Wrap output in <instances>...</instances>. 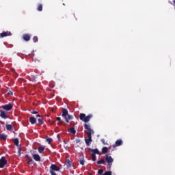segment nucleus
Here are the masks:
<instances>
[{"mask_svg": "<svg viewBox=\"0 0 175 175\" xmlns=\"http://www.w3.org/2000/svg\"><path fill=\"white\" fill-rule=\"evenodd\" d=\"M84 128L85 129H86V131H85V133H87V135H88V138L85 139V144H87V146H90L91 142H92V135H94V130H92L90 124H85Z\"/></svg>", "mask_w": 175, "mask_h": 175, "instance_id": "1", "label": "nucleus"}, {"mask_svg": "<svg viewBox=\"0 0 175 175\" xmlns=\"http://www.w3.org/2000/svg\"><path fill=\"white\" fill-rule=\"evenodd\" d=\"M92 118V114H89L87 116H85V113L79 114V119L81 120V121H83V122H88Z\"/></svg>", "mask_w": 175, "mask_h": 175, "instance_id": "2", "label": "nucleus"}, {"mask_svg": "<svg viewBox=\"0 0 175 175\" xmlns=\"http://www.w3.org/2000/svg\"><path fill=\"white\" fill-rule=\"evenodd\" d=\"M105 161L107 163L108 169H111V166L113 165V162H114V159L111 157V156L105 155Z\"/></svg>", "mask_w": 175, "mask_h": 175, "instance_id": "3", "label": "nucleus"}, {"mask_svg": "<svg viewBox=\"0 0 175 175\" xmlns=\"http://www.w3.org/2000/svg\"><path fill=\"white\" fill-rule=\"evenodd\" d=\"M5 165H8V160L5 157H2L0 159V167L1 169L5 167Z\"/></svg>", "mask_w": 175, "mask_h": 175, "instance_id": "4", "label": "nucleus"}, {"mask_svg": "<svg viewBox=\"0 0 175 175\" xmlns=\"http://www.w3.org/2000/svg\"><path fill=\"white\" fill-rule=\"evenodd\" d=\"M1 108L3 109V110H5L6 111H10V110H12V109H13V104H8V105H3L1 107Z\"/></svg>", "mask_w": 175, "mask_h": 175, "instance_id": "5", "label": "nucleus"}, {"mask_svg": "<svg viewBox=\"0 0 175 175\" xmlns=\"http://www.w3.org/2000/svg\"><path fill=\"white\" fill-rule=\"evenodd\" d=\"M18 143H20L19 141H18V138H15L14 139V144H15V146H16L18 147V152L20 155L21 154V148L18 145Z\"/></svg>", "mask_w": 175, "mask_h": 175, "instance_id": "6", "label": "nucleus"}, {"mask_svg": "<svg viewBox=\"0 0 175 175\" xmlns=\"http://www.w3.org/2000/svg\"><path fill=\"white\" fill-rule=\"evenodd\" d=\"M1 38H6V36H12V33L10 31H3L0 33Z\"/></svg>", "mask_w": 175, "mask_h": 175, "instance_id": "7", "label": "nucleus"}, {"mask_svg": "<svg viewBox=\"0 0 175 175\" xmlns=\"http://www.w3.org/2000/svg\"><path fill=\"white\" fill-rule=\"evenodd\" d=\"M0 117H1V118H3L4 120H6V118H9L8 113L5 111H0Z\"/></svg>", "mask_w": 175, "mask_h": 175, "instance_id": "8", "label": "nucleus"}, {"mask_svg": "<svg viewBox=\"0 0 175 175\" xmlns=\"http://www.w3.org/2000/svg\"><path fill=\"white\" fill-rule=\"evenodd\" d=\"M27 162L29 165H33L34 161L32 159H31V157L26 155L25 157Z\"/></svg>", "mask_w": 175, "mask_h": 175, "instance_id": "9", "label": "nucleus"}, {"mask_svg": "<svg viewBox=\"0 0 175 175\" xmlns=\"http://www.w3.org/2000/svg\"><path fill=\"white\" fill-rule=\"evenodd\" d=\"M89 151H91L92 152H93V154H97L98 155H100V152H99V150H98V148H95V149H92L91 148H88Z\"/></svg>", "mask_w": 175, "mask_h": 175, "instance_id": "10", "label": "nucleus"}, {"mask_svg": "<svg viewBox=\"0 0 175 175\" xmlns=\"http://www.w3.org/2000/svg\"><path fill=\"white\" fill-rule=\"evenodd\" d=\"M32 157L33 159H34V161H36V162H39L40 161V156L39 154H33Z\"/></svg>", "mask_w": 175, "mask_h": 175, "instance_id": "11", "label": "nucleus"}, {"mask_svg": "<svg viewBox=\"0 0 175 175\" xmlns=\"http://www.w3.org/2000/svg\"><path fill=\"white\" fill-rule=\"evenodd\" d=\"M69 114V113L68 112V109L63 108L62 109V116L64 117V118H66L67 116Z\"/></svg>", "mask_w": 175, "mask_h": 175, "instance_id": "12", "label": "nucleus"}, {"mask_svg": "<svg viewBox=\"0 0 175 175\" xmlns=\"http://www.w3.org/2000/svg\"><path fill=\"white\" fill-rule=\"evenodd\" d=\"M23 38L25 40V42H28L31 40V36H29V34H24Z\"/></svg>", "mask_w": 175, "mask_h": 175, "instance_id": "13", "label": "nucleus"}, {"mask_svg": "<svg viewBox=\"0 0 175 175\" xmlns=\"http://www.w3.org/2000/svg\"><path fill=\"white\" fill-rule=\"evenodd\" d=\"M29 122L33 125L36 123V118L35 117H30L29 118Z\"/></svg>", "mask_w": 175, "mask_h": 175, "instance_id": "14", "label": "nucleus"}, {"mask_svg": "<svg viewBox=\"0 0 175 175\" xmlns=\"http://www.w3.org/2000/svg\"><path fill=\"white\" fill-rule=\"evenodd\" d=\"M116 146L118 147L119 146H122V139H117L115 142Z\"/></svg>", "mask_w": 175, "mask_h": 175, "instance_id": "15", "label": "nucleus"}, {"mask_svg": "<svg viewBox=\"0 0 175 175\" xmlns=\"http://www.w3.org/2000/svg\"><path fill=\"white\" fill-rule=\"evenodd\" d=\"M97 165H106V161L105 159H101L100 160L96 162Z\"/></svg>", "mask_w": 175, "mask_h": 175, "instance_id": "16", "label": "nucleus"}, {"mask_svg": "<svg viewBox=\"0 0 175 175\" xmlns=\"http://www.w3.org/2000/svg\"><path fill=\"white\" fill-rule=\"evenodd\" d=\"M65 120L67 122H69V120H73V116H72L71 115H69V113L67 115V116H66V118H64Z\"/></svg>", "mask_w": 175, "mask_h": 175, "instance_id": "17", "label": "nucleus"}, {"mask_svg": "<svg viewBox=\"0 0 175 175\" xmlns=\"http://www.w3.org/2000/svg\"><path fill=\"white\" fill-rule=\"evenodd\" d=\"M68 132H70V133H73V135H76V130L75 129L74 127H71L68 129Z\"/></svg>", "mask_w": 175, "mask_h": 175, "instance_id": "18", "label": "nucleus"}, {"mask_svg": "<svg viewBox=\"0 0 175 175\" xmlns=\"http://www.w3.org/2000/svg\"><path fill=\"white\" fill-rule=\"evenodd\" d=\"M6 129L7 131H13V127L12 126V124H6Z\"/></svg>", "mask_w": 175, "mask_h": 175, "instance_id": "19", "label": "nucleus"}, {"mask_svg": "<svg viewBox=\"0 0 175 175\" xmlns=\"http://www.w3.org/2000/svg\"><path fill=\"white\" fill-rule=\"evenodd\" d=\"M109 151V148L107 147H103L102 148V152L103 154H107V152Z\"/></svg>", "mask_w": 175, "mask_h": 175, "instance_id": "20", "label": "nucleus"}, {"mask_svg": "<svg viewBox=\"0 0 175 175\" xmlns=\"http://www.w3.org/2000/svg\"><path fill=\"white\" fill-rule=\"evenodd\" d=\"M66 166L67 167H72V162H70V160H66Z\"/></svg>", "mask_w": 175, "mask_h": 175, "instance_id": "21", "label": "nucleus"}, {"mask_svg": "<svg viewBox=\"0 0 175 175\" xmlns=\"http://www.w3.org/2000/svg\"><path fill=\"white\" fill-rule=\"evenodd\" d=\"M0 139H2L3 140H6V139H8V135L5 134H0Z\"/></svg>", "mask_w": 175, "mask_h": 175, "instance_id": "22", "label": "nucleus"}, {"mask_svg": "<svg viewBox=\"0 0 175 175\" xmlns=\"http://www.w3.org/2000/svg\"><path fill=\"white\" fill-rule=\"evenodd\" d=\"M37 10H38V12H42V10H43V5H42V4H39V5H38Z\"/></svg>", "mask_w": 175, "mask_h": 175, "instance_id": "23", "label": "nucleus"}, {"mask_svg": "<svg viewBox=\"0 0 175 175\" xmlns=\"http://www.w3.org/2000/svg\"><path fill=\"white\" fill-rule=\"evenodd\" d=\"M43 151H44V147H42V146L38 147V152L40 154H42V152H43Z\"/></svg>", "mask_w": 175, "mask_h": 175, "instance_id": "24", "label": "nucleus"}, {"mask_svg": "<svg viewBox=\"0 0 175 175\" xmlns=\"http://www.w3.org/2000/svg\"><path fill=\"white\" fill-rule=\"evenodd\" d=\"M92 159L94 162H95V161H96V155H95V154H94V153L92 154Z\"/></svg>", "mask_w": 175, "mask_h": 175, "instance_id": "25", "label": "nucleus"}, {"mask_svg": "<svg viewBox=\"0 0 175 175\" xmlns=\"http://www.w3.org/2000/svg\"><path fill=\"white\" fill-rule=\"evenodd\" d=\"M38 123L40 124V125H43V124H44V122L43 121V120L42 118H39L38 120Z\"/></svg>", "mask_w": 175, "mask_h": 175, "instance_id": "26", "label": "nucleus"}, {"mask_svg": "<svg viewBox=\"0 0 175 175\" xmlns=\"http://www.w3.org/2000/svg\"><path fill=\"white\" fill-rule=\"evenodd\" d=\"M46 142L49 144H51V142H53V139L48 137L46 138Z\"/></svg>", "mask_w": 175, "mask_h": 175, "instance_id": "27", "label": "nucleus"}, {"mask_svg": "<svg viewBox=\"0 0 175 175\" xmlns=\"http://www.w3.org/2000/svg\"><path fill=\"white\" fill-rule=\"evenodd\" d=\"M57 121H59V125H62L64 124V121L61 120V118L59 117L57 118Z\"/></svg>", "mask_w": 175, "mask_h": 175, "instance_id": "28", "label": "nucleus"}, {"mask_svg": "<svg viewBox=\"0 0 175 175\" xmlns=\"http://www.w3.org/2000/svg\"><path fill=\"white\" fill-rule=\"evenodd\" d=\"M38 38L37 36H34V37L33 38V42L34 43H36V42H38Z\"/></svg>", "mask_w": 175, "mask_h": 175, "instance_id": "29", "label": "nucleus"}, {"mask_svg": "<svg viewBox=\"0 0 175 175\" xmlns=\"http://www.w3.org/2000/svg\"><path fill=\"white\" fill-rule=\"evenodd\" d=\"M103 175H111V171H107Z\"/></svg>", "mask_w": 175, "mask_h": 175, "instance_id": "30", "label": "nucleus"}, {"mask_svg": "<svg viewBox=\"0 0 175 175\" xmlns=\"http://www.w3.org/2000/svg\"><path fill=\"white\" fill-rule=\"evenodd\" d=\"M80 162V164L82 165H84V163H85V161H84V159H82L79 161Z\"/></svg>", "mask_w": 175, "mask_h": 175, "instance_id": "31", "label": "nucleus"}, {"mask_svg": "<svg viewBox=\"0 0 175 175\" xmlns=\"http://www.w3.org/2000/svg\"><path fill=\"white\" fill-rule=\"evenodd\" d=\"M103 174V170H98V174L100 175Z\"/></svg>", "mask_w": 175, "mask_h": 175, "instance_id": "32", "label": "nucleus"}, {"mask_svg": "<svg viewBox=\"0 0 175 175\" xmlns=\"http://www.w3.org/2000/svg\"><path fill=\"white\" fill-rule=\"evenodd\" d=\"M31 114H38V111H31Z\"/></svg>", "mask_w": 175, "mask_h": 175, "instance_id": "33", "label": "nucleus"}, {"mask_svg": "<svg viewBox=\"0 0 175 175\" xmlns=\"http://www.w3.org/2000/svg\"><path fill=\"white\" fill-rule=\"evenodd\" d=\"M8 95H13V92L10 90L8 92Z\"/></svg>", "mask_w": 175, "mask_h": 175, "instance_id": "34", "label": "nucleus"}, {"mask_svg": "<svg viewBox=\"0 0 175 175\" xmlns=\"http://www.w3.org/2000/svg\"><path fill=\"white\" fill-rule=\"evenodd\" d=\"M101 142H102V143H103V144H105V139H101Z\"/></svg>", "mask_w": 175, "mask_h": 175, "instance_id": "35", "label": "nucleus"}, {"mask_svg": "<svg viewBox=\"0 0 175 175\" xmlns=\"http://www.w3.org/2000/svg\"><path fill=\"white\" fill-rule=\"evenodd\" d=\"M57 138L59 141H61V138L59 137V135H57Z\"/></svg>", "mask_w": 175, "mask_h": 175, "instance_id": "36", "label": "nucleus"}, {"mask_svg": "<svg viewBox=\"0 0 175 175\" xmlns=\"http://www.w3.org/2000/svg\"><path fill=\"white\" fill-rule=\"evenodd\" d=\"M36 117H41V116L40 115H37Z\"/></svg>", "mask_w": 175, "mask_h": 175, "instance_id": "37", "label": "nucleus"}, {"mask_svg": "<svg viewBox=\"0 0 175 175\" xmlns=\"http://www.w3.org/2000/svg\"><path fill=\"white\" fill-rule=\"evenodd\" d=\"M173 3H175V0L173 1Z\"/></svg>", "mask_w": 175, "mask_h": 175, "instance_id": "38", "label": "nucleus"}]
</instances>
